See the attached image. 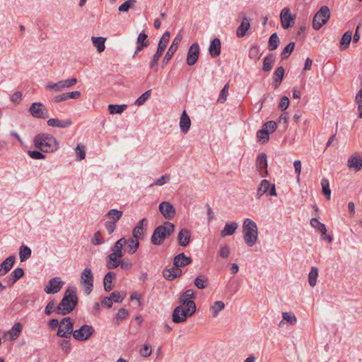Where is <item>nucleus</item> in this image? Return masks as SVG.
<instances>
[{
  "instance_id": "f257e3e1",
  "label": "nucleus",
  "mask_w": 362,
  "mask_h": 362,
  "mask_svg": "<svg viewBox=\"0 0 362 362\" xmlns=\"http://www.w3.org/2000/svg\"><path fill=\"white\" fill-rule=\"evenodd\" d=\"M77 303L78 298L76 288L69 287L60 303L57 306V313L63 315L68 314L75 308Z\"/></svg>"
},
{
  "instance_id": "f03ea898",
  "label": "nucleus",
  "mask_w": 362,
  "mask_h": 362,
  "mask_svg": "<svg viewBox=\"0 0 362 362\" xmlns=\"http://www.w3.org/2000/svg\"><path fill=\"white\" fill-rule=\"evenodd\" d=\"M35 146L43 152H53L57 149L55 138L48 134H39L34 138Z\"/></svg>"
},
{
  "instance_id": "7ed1b4c3",
  "label": "nucleus",
  "mask_w": 362,
  "mask_h": 362,
  "mask_svg": "<svg viewBox=\"0 0 362 362\" xmlns=\"http://www.w3.org/2000/svg\"><path fill=\"white\" fill-rule=\"evenodd\" d=\"M175 230V225L166 221L163 225L156 227L151 236V243L155 245H161L165 239L169 237Z\"/></svg>"
},
{
  "instance_id": "20e7f679",
  "label": "nucleus",
  "mask_w": 362,
  "mask_h": 362,
  "mask_svg": "<svg viewBox=\"0 0 362 362\" xmlns=\"http://www.w3.org/2000/svg\"><path fill=\"white\" fill-rule=\"evenodd\" d=\"M243 232L245 243L249 247H252L257 243L258 238L257 226L250 218H246L243 225Z\"/></svg>"
},
{
  "instance_id": "39448f33",
  "label": "nucleus",
  "mask_w": 362,
  "mask_h": 362,
  "mask_svg": "<svg viewBox=\"0 0 362 362\" xmlns=\"http://www.w3.org/2000/svg\"><path fill=\"white\" fill-rule=\"evenodd\" d=\"M197 307L185 306L180 304L175 307L172 315L173 321L175 323H182L187 320L188 317H192L196 312Z\"/></svg>"
},
{
  "instance_id": "423d86ee",
  "label": "nucleus",
  "mask_w": 362,
  "mask_h": 362,
  "mask_svg": "<svg viewBox=\"0 0 362 362\" xmlns=\"http://www.w3.org/2000/svg\"><path fill=\"white\" fill-rule=\"evenodd\" d=\"M76 83L77 79L76 78L61 80L57 82H49L46 85V90L52 93L60 92L71 88L74 86Z\"/></svg>"
},
{
  "instance_id": "0eeeda50",
  "label": "nucleus",
  "mask_w": 362,
  "mask_h": 362,
  "mask_svg": "<svg viewBox=\"0 0 362 362\" xmlns=\"http://www.w3.org/2000/svg\"><path fill=\"white\" fill-rule=\"evenodd\" d=\"M330 18V11L328 6H322L315 13L313 20V27L315 30H320L325 25Z\"/></svg>"
},
{
  "instance_id": "6e6552de",
  "label": "nucleus",
  "mask_w": 362,
  "mask_h": 362,
  "mask_svg": "<svg viewBox=\"0 0 362 362\" xmlns=\"http://www.w3.org/2000/svg\"><path fill=\"white\" fill-rule=\"evenodd\" d=\"M277 128V123L274 121L265 122L262 128L257 132V139L261 144L267 143L269 139V134L274 132Z\"/></svg>"
},
{
  "instance_id": "1a4fd4ad",
  "label": "nucleus",
  "mask_w": 362,
  "mask_h": 362,
  "mask_svg": "<svg viewBox=\"0 0 362 362\" xmlns=\"http://www.w3.org/2000/svg\"><path fill=\"white\" fill-rule=\"evenodd\" d=\"M74 323L71 317H64L60 322L57 335L62 338H70L74 335Z\"/></svg>"
},
{
  "instance_id": "9d476101",
  "label": "nucleus",
  "mask_w": 362,
  "mask_h": 362,
  "mask_svg": "<svg viewBox=\"0 0 362 362\" xmlns=\"http://www.w3.org/2000/svg\"><path fill=\"white\" fill-rule=\"evenodd\" d=\"M93 274L90 268H86L81 274V284L84 288V293L89 295L93 288Z\"/></svg>"
},
{
  "instance_id": "9b49d317",
  "label": "nucleus",
  "mask_w": 362,
  "mask_h": 362,
  "mask_svg": "<svg viewBox=\"0 0 362 362\" xmlns=\"http://www.w3.org/2000/svg\"><path fill=\"white\" fill-rule=\"evenodd\" d=\"M94 332L93 326L83 325L79 329L74 330L73 337L77 341H86L93 334Z\"/></svg>"
},
{
  "instance_id": "f8f14e48",
  "label": "nucleus",
  "mask_w": 362,
  "mask_h": 362,
  "mask_svg": "<svg viewBox=\"0 0 362 362\" xmlns=\"http://www.w3.org/2000/svg\"><path fill=\"white\" fill-rule=\"evenodd\" d=\"M280 19L283 28L288 29L292 27L295 23V16L292 15L290 8H284L280 13Z\"/></svg>"
},
{
  "instance_id": "ddd939ff",
  "label": "nucleus",
  "mask_w": 362,
  "mask_h": 362,
  "mask_svg": "<svg viewBox=\"0 0 362 362\" xmlns=\"http://www.w3.org/2000/svg\"><path fill=\"white\" fill-rule=\"evenodd\" d=\"M158 209L166 220L173 219L176 214V210L174 206L169 202H162L159 204Z\"/></svg>"
},
{
  "instance_id": "4468645a",
  "label": "nucleus",
  "mask_w": 362,
  "mask_h": 362,
  "mask_svg": "<svg viewBox=\"0 0 362 362\" xmlns=\"http://www.w3.org/2000/svg\"><path fill=\"white\" fill-rule=\"evenodd\" d=\"M197 296V293L193 289H187L185 292L180 293L179 297V303L185 306H189L192 304V307H197L194 299Z\"/></svg>"
},
{
  "instance_id": "2eb2a0df",
  "label": "nucleus",
  "mask_w": 362,
  "mask_h": 362,
  "mask_svg": "<svg viewBox=\"0 0 362 362\" xmlns=\"http://www.w3.org/2000/svg\"><path fill=\"white\" fill-rule=\"evenodd\" d=\"M64 285V281L59 277L51 279L45 286L44 291L47 294L56 293L59 292Z\"/></svg>"
},
{
  "instance_id": "dca6fc26",
  "label": "nucleus",
  "mask_w": 362,
  "mask_h": 362,
  "mask_svg": "<svg viewBox=\"0 0 362 362\" xmlns=\"http://www.w3.org/2000/svg\"><path fill=\"white\" fill-rule=\"evenodd\" d=\"M347 167L349 170L358 172L362 169V156L358 153H353L347 160Z\"/></svg>"
},
{
  "instance_id": "f3484780",
  "label": "nucleus",
  "mask_w": 362,
  "mask_h": 362,
  "mask_svg": "<svg viewBox=\"0 0 362 362\" xmlns=\"http://www.w3.org/2000/svg\"><path fill=\"white\" fill-rule=\"evenodd\" d=\"M199 56V46L198 43L194 42L188 49L187 54V64L192 66L196 64Z\"/></svg>"
},
{
  "instance_id": "a211bd4d",
  "label": "nucleus",
  "mask_w": 362,
  "mask_h": 362,
  "mask_svg": "<svg viewBox=\"0 0 362 362\" xmlns=\"http://www.w3.org/2000/svg\"><path fill=\"white\" fill-rule=\"evenodd\" d=\"M256 167L257 171L262 177H265L267 175V155L262 153L258 155L256 160Z\"/></svg>"
},
{
  "instance_id": "6ab92c4d",
  "label": "nucleus",
  "mask_w": 362,
  "mask_h": 362,
  "mask_svg": "<svg viewBox=\"0 0 362 362\" xmlns=\"http://www.w3.org/2000/svg\"><path fill=\"white\" fill-rule=\"evenodd\" d=\"M181 40H182V35L180 34L177 35L175 37L172 45L168 48V49L163 58V62L164 64H167L169 62V61L171 59L172 57L173 56V54H175L176 50L177 49L178 45L180 42Z\"/></svg>"
},
{
  "instance_id": "aec40b11",
  "label": "nucleus",
  "mask_w": 362,
  "mask_h": 362,
  "mask_svg": "<svg viewBox=\"0 0 362 362\" xmlns=\"http://www.w3.org/2000/svg\"><path fill=\"white\" fill-rule=\"evenodd\" d=\"M126 243L127 240L124 238H122L118 240L112 247V253L110 255H112L114 257L115 256L120 258L122 257L125 253V250H123V247L126 245Z\"/></svg>"
},
{
  "instance_id": "412c9836",
  "label": "nucleus",
  "mask_w": 362,
  "mask_h": 362,
  "mask_svg": "<svg viewBox=\"0 0 362 362\" xmlns=\"http://www.w3.org/2000/svg\"><path fill=\"white\" fill-rule=\"evenodd\" d=\"M182 274V270L175 266L169 269H165L163 271V277L168 281H173L175 279L180 277Z\"/></svg>"
},
{
  "instance_id": "4be33fe9",
  "label": "nucleus",
  "mask_w": 362,
  "mask_h": 362,
  "mask_svg": "<svg viewBox=\"0 0 362 362\" xmlns=\"http://www.w3.org/2000/svg\"><path fill=\"white\" fill-rule=\"evenodd\" d=\"M148 35L144 33L141 32L137 37L136 39V49L134 52L133 57H134L137 53L141 51L144 47L149 45V41L146 40Z\"/></svg>"
},
{
  "instance_id": "5701e85b",
  "label": "nucleus",
  "mask_w": 362,
  "mask_h": 362,
  "mask_svg": "<svg viewBox=\"0 0 362 362\" xmlns=\"http://www.w3.org/2000/svg\"><path fill=\"white\" fill-rule=\"evenodd\" d=\"M177 240L180 245L182 247L187 246L191 240L190 231L185 228H182L178 233Z\"/></svg>"
},
{
  "instance_id": "b1692460",
  "label": "nucleus",
  "mask_w": 362,
  "mask_h": 362,
  "mask_svg": "<svg viewBox=\"0 0 362 362\" xmlns=\"http://www.w3.org/2000/svg\"><path fill=\"white\" fill-rule=\"evenodd\" d=\"M192 262V258L184 253H180L174 257L173 264L176 267H184Z\"/></svg>"
},
{
  "instance_id": "393cba45",
  "label": "nucleus",
  "mask_w": 362,
  "mask_h": 362,
  "mask_svg": "<svg viewBox=\"0 0 362 362\" xmlns=\"http://www.w3.org/2000/svg\"><path fill=\"white\" fill-rule=\"evenodd\" d=\"M250 28V21L247 17H244L240 25L236 30V35L238 37H243L247 35V31Z\"/></svg>"
},
{
  "instance_id": "a878e982",
  "label": "nucleus",
  "mask_w": 362,
  "mask_h": 362,
  "mask_svg": "<svg viewBox=\"0 0 362 362\" xmlns=\"http://www.w3.org/2000/svg\"><path fill=\"white\" fill-rule=\"evenodd\" d=\"M16 261L15 256L7 257L0 265V276L5 275L13 267Z\"/></svg>"
},
{
  "instance_id": "bb28decb",
  "label": "nucleus",
  "mask_w": 362,
  "mask_h": 362,
  "mask_svg": "<svg viewBox=\"0 0 362 362\" xmlns=\"http://www.w3.org/2000/svg\"><path fill=\"white\" fill-rule=\"evenodd\" d=\"M284 76V69L283 66H279L275 70L273 75V87L276 89L281 84Z\"/></svg>"
},
{
  "instance_id": "cd10ccee",
  "label": "nucleus",
  "mask_w": 362,
  "mask_h": 362,
  "mask_svg": "<svg viewBox=\"0 0 362 362\" xmlns=\"http://www.w3.org/2000/svg\"><path fill=\"white\" fill-rule=\"evenodd\" d=\"M221 40L218 38H214L210 44L209 52L212 57H218L221 53Z\"/></svg>"
},
{
  "instance_id": "c85d7f7f",
  "label": "nucleus",
  "mask_w": 362,
  "mask_h": 362,
  "mask_svg": "<svg viewBox=\"0 0 362 362\" xmlns=\"http://www.w3.org/2000/svg\"><path fill=\"white\" fill-rule=\"evenodd\" d=\"M147 219L145 218H142L133 230L134 238H135L136 239L140 238L144 233V226H147Z\"/></svg>"
},
{
  "instance_id": "c756f323",
  "label": "nucleus",
  "mask_w": 362,
  "mask_h": 362,
  "mask_svg": "<svg viewBox=\"0 0 362 362\" xmlns=\"http://www.w3.org/2000/svg\"><path fill=\"white\" fill-rule=\"evenodd\" d=\"M283 320L280 321L279 326L280 327H282L285 322L289 323L291 325H294L296 322L297 319L295 315L292 312H285L282 313Z\"/></svg>"
},
{
  "instance_id": "7c9ffc66",
  "label": "nucleus",
  "mask_w": 362,
  "mask_h": 362,
  "mask_svg": "<svg viewBox=\"0 0 362 362\" xmlns=\"http://www.w3.org/2000/svg\"><path fill=\"white\" fill-rule=\"evenodd\" d=\"M191 126V119L189 117L188 115H181L180 119V127L181 132L184 134H186Z\"/></svg>"
},
{
  "instance_id": "2f4dec72",
  "label": "nucleus",
  "mask_w": 362,
  "mask_h": 362,
  "mask_svg": "<svg viewBox=\"0 0 362 362\" xmlns=\"http://www.w3.org/2000/svg\"><path fill=\"white\" fill-rule=\"evenodd\" d=\"M225 308V303L221 300L215 301L210 307V313L213 317H216Z\"/></svg>"
},
{
  "instance_id": "473e14b6",
  "label": "nucleus",
  "mask_w": 362,
  "mask_h": 362,
  "mask_svg": "<svg viewBox=\"0 0 362 362\" xmlns=\"http://www.w3.org/2000/svg\"><path fill=\"white\" fill-rule=\"evenodd\" d=\"M238 227V225L235 222L226 223L221 234L222 236L231 235L235 232Z\"/></svg>"
},
{
  "instance_id": "72a5a7b5",
  "label": "nucleus",
  "mask_w": 362,
  "mask_h": 362,
  "mask_svg": "<svg viewBox=\"0 0 362 362\" xmlns=\"http://www.w3.org/2000/svg\"><path fill=\"white\" fill-rule=\"evenodd\" d=\"M126 245L127 252L130 255H133L136 252L139 246V243L138 241V239H136L135 238H132L127 240Z\"/></svg>"
},
{
  "instance_id": "f704fd0d",
  "label": "nucleus",
  "mask_w": 362,
  "mask_h": 362,
  "mask_svg": "<svg viewBox=\"0 0 362 362\" xmlns=\"http://www.w3.org/2000/svg\"><path fill=\"white\" fill-rule=\"evenodd\" d=\"M275 62V57L273 54H268L264 58L262 69L264 71H269Z\"/></svg>"
},
{
  "instance_id": "c9c22d12",
  "label": "nucleus",
  "mask_w": 362,
  "mask_h": 362,
  "mask_svg": "<svg viewBox=\"0 0 362 362\" xmlns=\"http://www.w3.org/2000/svg\"><path fill=\"white\" fill-rule=\"evenodd\" d=\"M194 284L199 289H204L209 285V279L204 275H199L195 278Z\"/></svg>"
},
{
  "instance_id": "e433bc0d",
  "label": "nucleus",
  "mask_w": 362,
  "mask_h": 362,
  "mask_svg": "<svg viewBox=\"0 0 362 362\" xmlns=\"http://www.w3.org/2000/svg\"><path fill=\"white\" fill-rule=\"evenodd\" d=\"M47 124L51 127H66L71 124L69 119L61 120L57 118H52L47 120Z\"/></svg>"
},
{
  "instance_id": "4c0bfd02",
  "label": "nucleus",
  "mask_w": 362,
  "mask_h": 362,
  "mask_svg": "<svg viewBox=\"0 0 362 362\" xmlns=\"http://www.w3.org/2000/svg\"><path fill=\"white\" fill-rule=\"evenodd\" d=\"M91 40L93 45L97 48L98 52H102L105 50V42L106 39L103 37H92Z\"/></svg>"
},
{
  "instance_id": "58836bf2",
  "label": "nucleus",
  "mask_w": 362,
  "mask_h": 362,
  "mask_svg": "<svg viewBox=\"0 0 362 362\" xmlns=\"http://www.w3.org/2000/svg\"><path fill=\"white\" fill-rule=\"evenodd\" d=\"M115 278V274L112 272H107L103 279L104 288L106 291H110L112 289L111 285L112 280Z\"/></svg>"
},
{
  "instance_id": "ea45409f",
  "label": "nucleus",
  "mask_w": 362,
  "mask_h": 362,
  "mask_svg": "<svg viewBox=\"0 0 362 362\" xmlns=\"http://www.w3.org/2000/svg\"><path fill=\"white\" fill-rule=\"evenodd\" d=\"M270 183L267 180H262L258 186L257 198L259 199L263 194L269 191Z\"/></svg>"
},
{
  "instance_id": "a19ab883",
  "label": "nucleus",
  "mask_w": 362,
  "mask_h": 362,
  "mask_svg": "<svg viewBox=\"0 0 362 362\" xmlns=\"http://www.w3.org/2000/svg\"><path fill=\"white\" fill-rule=\"evenodd\" d=\"M351 39H352V33H351V31L346 32L343 35V36H342V37L341 39L340 49L341 50L346 49L349 47V44L351 42Z\"/></svg>"
},
{
  "instance_id": "79ce46f5",
  "label": "nucleus",
  "mask_w": 362,
  "mask_h": 362,
  "mask_svg": "<svg viewBox=\"0 0 362 362\" xmlns=\"http://www.w3.org/2000/svg\"><path fill=\"white\" fill-rule=\"evenodd\" d=\"M310 225L312 227L315 228L317 230H318L322 235L326 234L327 229L325 225L320 222L317 218H311Z\"/></svg>"
},
{
  "instance_id": "37998d69",
  "label": "nucleus",
  "mask_w": 362,
  "mask_h": 362,
  "mask_svg": "<svg viewBox=\"0 0 362 362\" xmlns=\"http://www.w3.org/2000/svg\"><path fill=\"white\" fill-rule=\"evenodd\" d=\"M120 261V257L112 256V255H109L107 259L106 267L109 269H116L119 267V262Z\"/></svg>"
},
{
  "instance_id": "c03bdc74",
  "label": "nucleus",
  "mask_w": 362,
  "mask_h": 362,
  "mask_svg": "<svg viewBox=\"0 0 362 362\" xmlns=\"http://www.w3.org/2000/svg\"><path fill=\"white\" fill-rule=\"evenodd\" d=\"M318 269L316 267H312L308 274V281L310 286L314 287L317 284Z\"/></svg>"
},
{
  "instance_id": "a18cd8bd",
  "label": "nucleus",
  "mask_w": 362,
  "mask_h": 362,
  "mask_svg": "<svg viewBox=\"0 0 362 362\" xmlns=\"http://www.w3.org/2000/svg\"><path fill=\"white\" fill-rule=\"evenodd\" d=\"M22 328L23 326L20 322H16L14 324L11 329L9 331L11 340H15L19 337L20 333L22 331Z\"/></svg>"
},
{
  "instance_id": "49530a36",
  "label": "nucleus",
  "mask_w": 362,
  "mask_h": 362,
  "mask_svg": "<svg viewBox=\"0 0 362 362\" xmlns=\"http://www.w3.org/2000/svg\"><path fill=\"white\" fill-rule=\"evenodd\" d=\"M128 315L129 313L126 309L120 308L113 320L114 324L117 325H119L121 321L126 319L128 317Z\"/></svg>"
},
{
  "instance_id": "de8ad7c7",
  "label": "nucleus",
  "mask_w": 362,
  "mask_h": 362,
  "mask_svg": "<svg viewBox=\"0 0 362 362\" xmlns=\"http://www.w3.org/2000/svg\"><path fill=\"white\" fill-rule=\"evenodd\" d=\"M30 113H44L47 112V109L45 105L41 103H33L30 108Z\"/></svg>"
},
{
  "instance_id": "09e8293b",
  "label": "nucleus",
  "mask_w": 362,
  "mask_h": 362,
  "mask_svg": "<svg viewBox=\"0 0 362 362\" xmlns=\"http://www.w3.org/2000/svg\"><path fill=\"white\" fill-rule=\"evenodd\" d=\"M31 256V250L26 245H22L19 249V257L21 262L28 259Z\"/></svg>"
},
{
  "instance_id": "8fccbe9b",
  "label": "nucleus",
  "mask_w": 362,
  "mask_h": 362,
  "mask_svg": "<svg viewBox=\"0 0 362 362\" xmlns=\"http://www.w3.org/2000/svg\"><path fill=\"white\" fill-rule=\"evenodd\" d=\"M59 345L62 351L68 354L71 351V345L70 338H63L59 341Z\"/></svg>"
},
{
  "instance_id": "3c124183",
  "label": "nucleus",
  "mask_w": 362,
  "mask_h": 362,
  "mask_svg": "<svg viewBox=\"0 0 362 362\" xmlns=\"http://www.w3.org/2000/svg\"><path fill=\"white\" fill-rule=\"evenodd\" d=\"M321 185L322 188V193L326 197L327 200L331 199V190L329 189V183L327 179L323 178L321 180Z\"/></svg>"
},
{
  "instance_id": "603ef678",
  "label": "nucleus",
  "mask_w": 362,
  "mask_h": 362,
  "mask_svg": "<svg viewBox=\"0 0 362 362\" xmlns=\"http://www.w3.org/2000/svg\"><path fill=\"white\" fill-rule=\"evenodd\" d=\"M248 56L251 59L257 61L261 56L259 47L257 45H252L250 48Z\"/></svg>"
},
{
  "instance_id": "864d4df0",
  "label": "nucleus",
  "mask_w": 362,
  "mask_h": 362,
  "mask_svg": "<svg viewBox=\"0 0 362 362\" xmlns=\"http://www.w3.org/2000/svg\"><path fill=\"white\" fill-rule=\"evenodd\" d=\"M279 38L276 33H273L269 40V49L274 50L278 47Z\"/></svg>"
},
{
  "instance_id": "5fc2aeb1",
  "label": "nucleus",
  "mask_w": 362,
  "mask_h": 362,
  "mask_svg": "<svg viewBox=\"0 0 362 362\" xmlns=\"http://www.w3.org/2000/svg\"><path fill=\"white\" fill-rule=\"evenodd\" d=\"M163 52H164L163 50L157 48V51L154 54L153 59L150 62V64H149L151 68H152V69L156 68L155 70L157 71V69H158L157 63H158L159 59L160 58V57L162 56Z\"/></svg>"
},
{
  "instance_id": "6e6d98bb",
  "label": "nucleus",
  "mask_w": 362,
  "mask_h": 362,
  "mask_svg": "<svg viewBox=\"0 0 362 362\" xmlns=\"http://www.w3.org/2000/svg\"><path fill=\"white\" fill-rule=\"evenodd\" d=\"M169 39L170 33L168 31H166L163 33V36L161 37L158 42V48L164 51L169 42Z\"/></svg>"
},
{
  "instance_id": "4d7b16f0",
  "label": "nucleus",
  "mask_w": 362,
  "mask_h": 362,
  "mask_svg": "<svg viewBox=\"0 0 362 362\" xmlns=\"http://www.w3.org/2000/svg\"><path fill=\"white\" fill-rule=\"evenodd\" d=\"M122 214L123 211L114 209L109 211V212L107 214V216L112 218V221H115V223H116L121 218Z\"/></svg>"
},
{
  "instance_id": "13d9d810",
  "label": "nucleus",
  "mask_w": 362,
  "mask_h": 362,
  "mask_svg": "<svg viewBox=\"0 0 362 362\" xmlns=\"http://www.w3.org/2000/svg\"><path fill=\"white\" fill-rule=\"evenodd\" d=\"M136 3V0H127L119 6L118 10L120 12L128 11L130 8H133L135 6Z\"/></svg>"
},
{
  "instance_id": "bf43d9fd",
  "label": "nucleus",
  "mask_w": 362,
  "mask_h": 362,
  "mask_svg": "<svg viewBox=\"0 0 362 362\" xmlns=\"http://www.w3.org/2000/svg\"><path fill=\"white\" fill-rule=\"evenodd\" d=\"M295 47V43L293 42H291L288 43L284 49L282 50L281 53V56L282 59H286L288 57V56L291 54V53L293 52Z\"/></svg>"
},
{
  "instance_id": "052dcab7",
  "label": "nucleus",
  "mask_w": 362,
  "mask_h": 362,
  "mask_svg": "<svg viewBox=\"0 0 362 362\" xmlns=\"http://www.w3.org/2000/svg\"><path fill=\"white\" fill-rule=\"evenodd\" d=\"M127 105H109V113H122L127 108Z\"/></svg>"
},
{
  "instance_id": "680f3d73",
  "label": "nucleus",
  "mask_w": 362,
  "mask_h": 362,
  "mask_svg": "<svg viewBox=\"0 0 362 362\" xmlns=\"http://www.w3.org/2000/svg\"><path fill=\"white\" fill-rule=\"evenodd\" d=\"M228 89H229V84L228 83L225 84V86L221 89V90L219 93V95H218V98L217 100V101L218 103H223L224 102H226V100L227 99Z\"/></svg>"
},
{
  "instance_id": "e2e57ef3",
  "label": "nucleus",
  "mask_w": 362,
  "mask_h": 362,
  "mask_svg": "<svg viewBox=\"0 0 362 362\" xmlns=\"http://www.w3.org/2000/svg\"><path fill=\"white\" fill-rule=\"evenodd\" d=\"M151 93V90H146L136 100L134 104L137 106L142 105L150 98Z\"/></svg>"
},
{
  "instance_id": "0e129e2a",
  "label": "nucleus",
  "mask_w": 362,
  "mask_h": 362,
  "mask_svg": "<svg viewBox=\"0 0 362 362\" xmlns=\"http://www.w3.org/2000/svg\"><path fill=\"white\" fill-rule=\"evenodd\" d=\"M91 243L95 245H101L105 243V240L102 237V235L100 231H97L95 233L93 237L91 239Z\"/></svg>"
},
{
  "instance_id": "69168bd1",
  "label": "nucleus",
  "mask_w": 362,
  "mask_h": 362,
  "mask_svg": "<svg viewBox=\"0 0 362 362\" xmlns=\"http://www.w3.org/2000/svg\"><path fill=\"white\" fill-rule=\"evenodd\" d=\"M125 296L124 293L119 291H114L111 293L110 298H112V301H115L116 303H121Z\"/></svg>"
},
{
  "instance_id": "338daca9",
  "label": "nucleus",
  "mask_w": 362,
  "mask_h": 362,
  "mask_svg": "<svg viewBox=\"0 0 362 362\" xmlns=\"http://www.w3.org/2000/svg\"><path fill=\"white\" fill-rule=\"evenodd\" d=\"M53 312H57V307L54 300H50L45 307V313L47 315H50Z\"/></svg>"
},
{
  "instance_id": "774afa93",
  "label": "nucleus",
  "mask_w": 362,
  "mask_h": 362,
  "mask_svg": "<svg viewBox=\"0 0 362 362\" xmlns=\"http://www.w3.org/2000/svg\"><path fill=\"white\" fill-rule=\"evenodd\" d=\"M119 266H120L122 269L129 270L132 267V263L129 258H124L120 259Z\"/></svg>"
}]
</instances>
